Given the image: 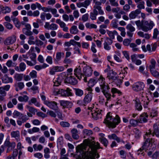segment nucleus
<instances>
[{"label": "nucleus", "mask_w": 159, "mask_h": 159, "mask_svg": "<svg viewBox=\"0 0 159 159\" xmlns=\"http://www.w3.org/2000/svg\"><path fill=\"white\" fill-rule=\"evenodd\" d=\"M100 148L98 142L85 140L83 144L76 147V151L80 153L83 159H96L99 157L97 150Z\"/></svg>", "instance_id": "obj_1"}, {"label": "nucleus", "mask_w": 159, "mask_h": 159, "mask_svg": "<svg viewBox=\"0 0 159 159\" xmlns=\"http://www.w3.org/2000/svg\"><path fill=\"white\" fill-rule=\"evenodd\" d=\"M53 92L55 95L60 94L63 96H69L72 95V93L70 92V90L69 88H67L66 90L63 89H57L54 88Z\"/></svg>", "instance_id": "obj_2"}, {"label": "nucleus", "mask_w": 159, "mask_h": 159, "mask_svg": "<svg viewBox=\"0 0 159 159\" xmlns=\"http://www.w3.org/2000/svg\"><path fill=\"white\" fill-rule=\"evenodd\" d=\"M102 92L107 98V101L111 98V94L109 93L110 88L108 84L106 83L102 86H100Z\"/></svg>", "instance_id": "obj_3"}, {"label": "nucleus", "mask_w": 159, "mask_h": 159, "mask_svg": "<svg viewBox=\"0 0 159 159\" xmlns=\"http://www.w3.org/2000/svg\"><path fill=\"white\" fill-rule=\"evenodd\" d=\"M93 98V95L91 92H89L88 93L85 95L84 98L83 102H82L81 100H78L77 103L82 105L85 106V105L90 103Z\"/></svg>", "instance_id": "obj_4"}, {"label": "nucleus", "mask_w": 159, "mask_h": 159, "mask_svg": "<svg viewBox=\"0 0 159 159\" xmlns=\"http://www.w3.org/2000/svg\"><path fill=\"white\" fill-rule=\"evenodd\" d=\"M95 4L93 6V8H95L97 9L98 11L99 14L100 15H103L104 14L103 11L102 9L101 6L102 4H104L106 2V0H93Z\"/></svg>", "instance_id": "obj_5"}, {"label": "nucleus", "mask_w": 159, "mask_h": 159, "mask_svg": "<svg viewBox=\"0 0 159 159\" xmlns=\"http://www.w3.org/2000/svg\"><path fill=\"white\" fill-rule=\"evenodd\" d=\"M154 25L155 24L153 21L150 20L148 22L144 20L142 30L145 32H147L152 30Z\"/></svg>", "instance_id": "obj_6"}, {"label": "nucleus", "mask_w": 159, "mask_h": 159, "mask_svg": "<svg viewBox=\"0 0 159 159\" xmlns=\"http://www.w3.org/2000/svg\"><path fill=\"white\" fill-rule=\"evenodd\" d=\"M157 137H159V128L157 124H155L153 125V131L152 132L150 129H149L146 133V136L148 137H150L151 135L154 136V135Z\"/></svg>", "instance_id": "obj_7"}, {"label": "nucleus", "mask_w": 159, "mask_h": 159, "mask_svg": "<svg viewBox=\"0 0 159 159\" xmlns=\"http://www.w3.org/2000/svg\"><path fill=\"white\" fill-rule=\"evenodd\" d=\"M144 87V85L143 83L138 82L133 84L132 89L134 91L138 92L143 90Z\"/></svg>", "instance_id": "obj_8"}, {"label": "nucleus", "mask_w": 159, "mask_h": 159, "mask_svg": "<svg viewBox=\"0 0 159 159\" xmlns=\"http://www.w3.org/2000/svg\"><path fill=\"white\" fill-rule=\"evenodd\" d=\"M146 136L145 137V138H146V139L144 142V144L143 145L142 148H140L139 150H138V152L141 151L143 150H145L146 151L148 150V148L149 146L150 143H152L153 142L152 138H147Z\"/></svg>", "instance_id": "obj_9"}, {"label": "nucleus", "mask_w": 159, "mask_h": 159, "mask_svg": "<svg viewBox=\"0 0 159 159\" xmlns=\"http://www.w3.org/2000/svg\"><path fill=\"white\" fill-rule=\"evenodd\" d=\"M16 39V36L15 35H12L7 37L4 41V43L6 45L12 44L15 43Z\"/></svg>", "instance_id": "obj_10"}, {"label": "nucleus", "mask_w": 159, "mask_h": 159, "mask_svg": "<svg viewBox=\"0 0 159 159\" xmlns=\"http://www.w3.org/2000/svg\"><path fill=\"white\" fill-rule=\"evenodd\" d=\"M44 104L51 109L54 110H57L58 108L57 106V103L55 102H50L48 101H44Z\"/></svg>", "instance_id": "obj_11"}, {"label": "nucleus", "mask_w": 159, "mask_h": 159, "mask_svg": "<svg viewBox=\"0 0 159 159\" xmlns=\"http://www.w3.org/2000/svg\"><path fill=\"white\" fill-rule=\"evenodd\" d=\"M120 122V117L117 115H116L115 117L113 119L112 122L109 123V127L112 128H115L117 125H118Z\"/></svg>", "instance_id": "obj_12"}, {"label": "nucleus", "mask_w": 159, "mask_h": 159, "mask_svg": "<svg viewBox=\"0 0 159 159\" xmlns=\"http://www.w3.org/2000/svg\"><path fill=\"white\" fill-rule=\"evenodd\" d=\"M101 111V110H99L98 109H96V110L92 111L91 114L93 118L96 120L101 118L102 114Z\"/></svg>", "instance_id": "obj_13"}, {"label": "nucleus", "mask_w": 159, "mask_h": 159, "mask_svg": "<svg viewBox=\"0 0 159 159\" xmlns=\"http://www.w3.org/2000/svg\"><path fill=\"white\" fill-rule=\"evenodd\" d=\"M99 141L105 146L106 147L108 144V142L107 140L104 137V134L102 133H99Z\"/></svg>", "instance_id": "obj_14"}, {"label": "nucleus", "mask_w": 159, "mask_h": 159, "mask_svg": "<svg viewBox=\"0 0 159 159\" xmlns=\"http://www.w3.org/2000/svg\"><path fill=\"white\" fill-rule=\"evenodd\" d=\"M4 145L8 147L7 152H8L15 148L16 144L14 142L10 143L9 141H6L4 143Z\"/></svg>", "instance_id": "obj_15"}, {"label": "nucleus", "mask_w": 159, "mask_h": 159, "mask_svg": "<svg viewBox=\"0 0 159 159\" xmlns=\"http://www.w3.org/2000/svg\"><path fill=\"white\" fill-rule=\"evenodd\" d=\"M74 72V75L79 79H80L82 76L84 75V74H83L81 71L80 66H79L78 68L75 69Z\"/></svg>", "instance_id": "obj_16"}, {"label": "nucleus", "mask_w": 159, "mask_h": 159, "mask_svg": "<svg viewBox=\"0 0 159 159\" xmlns=\"http://www.w3.org/2000/svg\"><path fill=\"white\" fill-rule=\"evenodd\" d=\"M141 12V10L139 9H137L134 11L130 12L129 15V16L130 19L135 18Z\"/></svg>", "instance_id": "obj_17"}, {"label": "nucleus", "mask_w": 159, "mask_h": 159, "mask_svg": "<svg viewBox=\"0 0 159 159\" xmlns=\"http://www.w3.org/2000/svg\"><path fill=\"white\" fill-rule=\"evenodd\" d=\"M11 136L12 138H15L17 142L20 141V133L18 130L12 131L11 132Z\"/></svg>", "instance_id": "obj_18"}, {"label": "nucleus", "mask_w": 159, "mask_h": 159, "mask_svg": "<svg viewBox=\"0 0 159 159\" xmlns=\"http://www.w3.org/2000/svg\"><path fill=\"white\" fill-rule=\"evenodd\" d=\"M135 2L137 4V7L139 10L144 9L145 8V2L143 0H134Z\"/></svg>", "instance_id": "obj_19"}, {"label": "nucleus", "mask_w": 159, "mask_h": 159, "mask_svg": "<svg viewBox=\"0 0 159 159\" xmlns=\"http://www.w3.org/2000/svg\"><path fill=\"white\" fill-rule=\"evenodd\" d=\"M27 28H24L23 29V33L26 35L27 36L32 35L33 33L31 31L30 29H31L30 26L29 24L27 25H26Z\"/></svg>", "instance_id": "obj_20"}, {"label": "nucleus", "mask_w": 159, "mask_h": 159, "mask_svg": "<svg viewBox=\"0 0 159 159\" xmlns=\"http://www.w3.org/2000/svg\"><path fill=\"white\" fill-rule=\"evenodd\" d=\"M116 72L113 70H110L108 73L107 77L108 78L109 80H114L116 79V77H117L116 76Z\"/></svg>", "instance_id": "obj_21"}, {"label": "nucleus", "mask_w": 159, "mask_h": 159, "mask_svg": "<svg viewBox=\"0 0 159 159\" xmlns=\"http://www.w3.org/2000/svg\"><path fill=\"white\" fill-rule=\"evenodd\" d=\"M148 115L146 113H144L141 115L138 121L139 123H142L143 122H146L147 121V118H148Z\"/></svg>", "instance_id": "obj_22"}, {"label": "nucleus", "mask_w": 159, "mask_h": 159, "mask_svg": "<svg viewBox=\"0 0 159 159\" xmlns=\"http://www.w3.org/2000/svg\"><path fill=\"white\" fill-rule=\"evenodd\" d=\"M29 119V117L26 115L22 116L21 120H17L16 121L17 123L19 126H21L22 124L25 122Z\"/></svg>", "instance_id": "obj_23"}, {"label": "nucleus", "mask_w": 159, "mask_h": 159, "mask_svg": "<svg viewBox=\"0 0 159 159\" xmlns=\"http://www.w3.org/2000/svg\"><path fill=\"white\" fill-rule=\"evenodd\" d=\"M2 83L5 84L12 83L13 80L11 77H8L7 75H5L2 78Z\"/></svg>", "instance_id": "obj_24"}, {"label": "nucleus", "mask_w": 159, "mask_h": 159, "mask_svg": "<svg viewBox=\"0 0 159 159\" xmlns=\"http://www.w3.org/2000/svg\"><path fill=\"white\" fill-rule=\"evenodd\" d=\"M71 133L73 139L75 140H77L79 139V136L78 134V131L76 129H72L71 130Z\"/></svg>", "instance_id": "obj_25"}, {"label": "nucleus", "mask_w": 159, "mask_h": 159, "mask_svg": "<svg viewBox=\"0 0 159 159\" xmlns=\"http://www.w3.org/2000/svg\"><path fill=\"white\" fill-rule=\"evenodd\" d=\"M97 10V9L93 8V12L90 13V17L91 20H94L96 19V16L99 14L98 11Z\"/></svg>", "instance_id": "obj_26"}, {"label": "nucleus", "mask_w": 159, "mask_h": 159, "mask_svg": "<svg viewBox=\"0 0 159 159\" xmlns=\"http://www.w3.org/2000/svg\"><path fill=\"white\" fill-rule=\"evenodd\" d=\"M64 55V53L60 52H57L56 54V57L54 59V61L55 63H57L58 62L61 60V57Z\"/></svg>", "instance_id": "obj_27"}, {"label": "nucleus", "mask_w": 159, "mask_h": 159, "mask_svg": "<svg viewBox=\"0 0 159 159\" xmlns=\"http://www.w3.org/2000/svg\"><path fill=\"white\" fill-rule=\"evenodd\" d=\"M84 75L86 76H90L92 73V71L91 67H87L83 69Z\"/></svg>", "instance_id": "obj_28"}, {"label": "nucleus", "mask_w": 159, "mask_h": 159, "mask_svg": "<svg viewBox=\"0 0 159 159\" xmlns=\"http://www.w3.org/2000/svg\"><path fill=\"white\" fill-rule=\"evenodd\" d=\"M112 114L110 112L108 113L107 116L106 118L105 119L104 123L107 124L109 127V123L110 122H112V121H110L111 120L112 118Z\"/></svg>", "instance_id": "obj_29"}, {"label": "nucleus", "mask_w": 159, "mask_h": 159, "mask_svg": "<svg viewBox=\"0 0 159 159\" xmlns=\"http://www.w3.org/2000/svg\"><path fill=\"white\" fill-rule=\"evenodd\" d=\"M40 14L39 11L38 10H36L33 12L31 11H29L27 12V15L28 16L34 17H37Z\"/></svg>", "instance_id": "obj_30"}, {"label": "nucleus", "mask_w": 159, "mask_h": 159, "mask_svg": "<svg viewBox=\"0 0 159 159\" xmlns=\"http://www.w3.org/2000/svg\"><path fill=\"white\" fill-rule=\"evenodd\" d=\"M60 103L61 106L64 107H68L72 105V103L70 102L66 101L61 100L60 101Z\"/></svg>", "instance_id": "obj_31"}, {"label": "nucleus", "mask_w": 159, "mask_h": 159, "mask_svg": "<svg viewBox=\"0 0 159 159\" xmlns=\"http://www.w3.org/2000/svg\"><path fill=\"white\" fill-rule=\"evenodd\" d=\"M11 20L13 21L16 26L18 28H19L21 24L18 19L13 16H11Z\"/></svg>", "instance_id": "obj_32"}, {"label": "nucleus", "mask_w": 159, "mask_h": 159, "mask_svg": "<svg viewBox=\"0 0 159 159\" xmlns=\"http://www.w3.org/2000/svg\"><path fill=\"white\" fill-rule=\"evenodd\" d=\"M138 35L140 37L144 38L146 39H149L150 38L149 34L148 33H144L142 31H139L137 33Z\"/></svg>", "instance_id": "obj_33"}, {"label": "nucleus", "mask_w": 159, "mask_h": 159, "mask_svg": "<svg viewBox=\"0 0 159 159\" xmlns=\"http://www.w3.org/2000/svg\"><path fill=\"white\" fill-rule=\"evenodd\" d=\"M109 139H114L116 140L118 143H119L121 141L120 138L117 137V135L115 134H112L111 135H109L108 136Z\"/></svg>", "instance_id": "obj_34"}, {"label": "nucleus", "mask_w": 159, "mask_h": 159, "mask_svg": "<svg viewBox=\"0 0 159 159\" xmlns=\"http://www.w3.org/2000/svg\"><path fill=\"white\" fill-rule=\"evenodd\" d=\"M70 31L71 34H77L79 32L77 27L75 25L72 26L70 29Z\"/></svg>", "instance_id": "obj_35"}, {"label": "nucleus", "mask_w": 159, "mask_h": 159, "mask_svg": "<svg viewBox=\"0 0 159 159\" xmlns=\"http://www.w3.org/2000/svg\"><path fill=\"white\" fill-rule=\"evenodd\" d=\"M107 33L111 39H113L115 38V35H117L118 33L116 30L113 31L107 30Z\"/></svg>", "instance_id": "obj_36"}, {"label": "nucleus", "mask_w": 159, "mask_h": 159, "mask_svg": "<svg viewBox=\"0 0 159 159\" xmlns=\"http://www.w3.org/2000/svg\"><path fill=\"white\" fill-rule=\"evenodd\" d=\"M68 80L69 82L72 84L75 85L77 83V81L75 78L73 77L71 75L68 78Z\"/></svg>", "instance_id": "obj_37"}, {"label": "nucleus", "mask_w": 159, "mask_h": 159, "mask_svg": "<svg viewBox=\"0 0 159 159\" xmlns=\"http://www.w3.org/2000/svg\"><path fill=\"white\" fill-rule=\"evenodd\" d=\"M83 133L84 136V138H85L86 136H89L92 134L93 132L91 130L85 129L83 130Z\"/></svg>", "instance_id": "obj_38"}, {"label": "nucleus", "mask_w": 159, "mask_h": 159, "mask_svg": "<svg viewBox=\"0 0 159 159\" xmlns=\"http://www.w3.org/2000/svg\"><path fill=\"white\" fill-rule=\"evenodd\" d=\"M144 21V20H142L141 21H140V20H138L135 21V23L138 28L142 30Z\"/></svg>", "instance_id": "obj_39"}, {"label": "nucleus", "mask_w": 159, "mask_h": 159, "mask_svg": "<svg viewBox=\"0 0 159 159\" xmlns=\"http://www.w3.org/2000/svg\"><path fill=\"white\" fill-rule=\"evenodd\" d=\"M28 41V43L30 45H34L35 44L36 41H34V38L32 36H30Z\"/></svg>", "instance_id": "obj_40"}, {"label": "nucleus", "mask_w": 159, "mask_h": 159, "mask_svg": "<svg viewBox=\"0 0 159 159\" xmlns=\"http://www.w3.org/2000/svg\"><path fill=\"white\" fill-rule=\"evenodd\" d=\"M156 62L154 59H152L150 61V65H149V68L150 70L155 69Z\"/></svg>", "instance_id": "obj_41"}, {"label": "nucleus", "mask_w": 159, "mask_h": 159, "mask_svg": "<svg viewBox=\"0 0 159 159\" xmlns=\"http://www.w3.org/2000/svg\"><path fill=\"white\" fill-rule=\"evenodd\" d=\"M97 82L96 80L94 79H91L88 81V85L89 87H93Z\"/></svg>", "instance_id": "obj_42"}, {"label": "nucleus", "mask_w": 159, "mask_h": 159, "mask_svg": "<svg viewBox=\"0 0 159 159\" xmlns=\"http://www.w3.org/2000/svg\"><path fill=\"white\" fill-rule=\"evenodd\" d=\"M75 94L76 96L81 97L83 95L84 92L82 90L79 89H75Z\"/></svg>", "instance_id": "obj_43"}, {"label": "nucleus", "mask_w": 159, "mask_h": 159, "mask_svg": "<svg viewBox=\"0 0 159 159\" xmlns=\"http://www.w3.org/2000/svg\"><path fill=\"white\" fill-rule=\"evenodd\" d=\"M2 13L3 14H6L10 12L11 11V9L8 7H4L2 6Z\"/></svg>", "instance_id": "obj_44"}, {"label": "nucleus", "mask_w": 159, "mask_h": 159, "mask_svg": "<svg viewBox=\"0 0 159 159\" xmlns=\"http://www.w3.org/2000/svg\"><path fill=\"white\" fill-rule=\"evenodd\" d=\"M29 98L27 96L25 95L23 96H19L18 98V100L20 102H27L28 101Z\"/></svg>", "instance_id": "obj_45"}, {"label": "nucleus", "mask_w": 159, "mask_h": 159, "mask_svg": "<svg viewBox=\"0 0 159 159\" xmlns=\"http://www.w3.org/2000/svg\"><path fill=\"white\" fill-rule=\"evenodd\" d=\"M23 74H16L15 75L14 78L17 81H20L23 78Z\"/></svg>", "instance_id": "obj_46"}, {"label": "nucleus", "mask_w": 159, "mask_h": 159, "mask_svg": "<svg viewBox=\"0 0 159 159\" xmlns=\"http://www.w3.org/2000/svg\"><path fill=\"white\" fill-rule=\"evenodd\" d=\"M33 148L35 151H41L43 148V146L41 144L37 145L35 144L33 145Z\"/></svg>", "instance_id": "obj_47"}, {"label": "nucleus", "mask_w": 159, "mask_h": 159, "mask_svg": "<svg viewBox=\"0 0 159 159\" xmlns=\"http://www.w3.org/2000/svg\"><path fill=\"white\" fill-rule=\"evenodd\" d=\"M136 102V108L137 110L139 111H141L142 109V107L140 104L139 101V100L137 99L135 100Z\"/></svg>", "instance_id": "obj_48"}, {"label": "nucleus", "mask_w": 159, "mask_h": 159, "mask_svg": "<svg viewBox=\"0 0 159 159\" xmlns=\"http://www.w3.org/2000/svg\"><path fill=\"white\" fill-rule=\"evenodd\" d=\"M62 78V77H61V76L59 77L57 79V81L55 80V81L54 82V86H57L60 84L61 83V79Z\"/></svg>", "instance_id": "obj_49"}, {"label": "nucleus", "mask_w": 159, "mask_h": 159, "mask_svg": "<svg viewBox=\"0 0 159 159\" xmlns=\"http://www.w3.org/2000/svg\"><path fill=\"white\" fill-rule=\"evenodd\" d=\"M126 29L129 30V31L133 32L135 31V28L130 24H128L126 26Z\"/></svg>", "instance_id": "obj_50"}, {"label": "nucleus", "mask_w": 159, "mask_h": 159, "mask_svg": "<svg viewBox=\"0 0 159 159\" xmlns=\"http://www.w3.org/2000/svg\"><path fill=\"white\" fill-rule=\"evenodd\" d=\"M98 81L100 86H102L103 84H106L105 81V78L102 75L100 76V78L98 79Z\"/></svg>", "instance_id": "obj_51"}, {"label": "nucleus", "mask_w": 159, "mask_h": 159, "mask_svg": "<svg viewBox=\"0 0 159 159\" xmlns=\"http://www.w3.org/2000/svg\"><path fill=\"white\" fill-rule=\"evenodd\" d=\"M36 55L34 52H32L30 55V57L33 62H36Z\"/></svg>", "instance_id": "obj_52"}, {"label": "nucleus", "mask_w": 159, "mask_h": 159, "mask_svg": "<svg viewBox=\"0 0 159 159\" xmlns=\"http://www.w3.org/2000/svg\"><path fill=\"white\" fill-rule=\"evenodd\" d=\"M56 22L59 25L61 28L64 26L65 25H66V24L60 19H57Z\"/></svg>", "instance_id": "obj_53"}, {"label": "nucleus", "mask_w": 159, "mask_h": 159, "mask_svg": "<svg viewBox=\"0 0 159 159\" xmlns=\"http://www.w3.org/2000/svg\"><path fill=\"white\" fill-rule=\"evenodd\" d=\"M13 117L14 118H17L20 116H23L22 113H20V112L16 110H15L13 113Z\"/></svg>", "instance_id": "obj_54"}, {"label": "nucleus", "mask_w": 159, "mask_h": 159, "mask_svg": "<svg viewBox=\"0 0 159 159\" xmlns=\"http://www.w3.org/2000/svg\"><path fill=\"white\" fill-rule=\"evenodd\" d=\"M137 120H135L133 119L130 120L129 122L130 124L133 126H136L138 123H139Z\"/></svg>", "instance_id": "obj_55"}, {"label": "nucleus", "mask_w": 159, "mask_h": 159, "mask_svg": "<svg viewBox=\"0 0 159 159\" xmlns=\"http://www.w3.org/2000/svg\"><path fill=\"white\" fill-rule=\"evenodd\" d=\"M159 31L157 28L154 29L153 30V36L152 38L153 39H156L157 38V35L159 34Z\"/></svg>", "instance_id": "obj_56"}, {"label": "nucleus", "mask_w": 159, "mask_h": 159, "mask_svg": "<svg viewBox=\"0 0 159 159\" xmlns=\"http://www.w3.org/2000/svg\"><path fill=\"white\" fill-rule=\"evenodd\" d=\"M150 71L152 75L154 77L158 78L159 72L156 71L155 69L150 70Z\"/></svg>", "instance_id": "obj_57"}, {"label": "nucleus", "mask_w": 159, "mask_h": 159, "mask_svg": "<svg viewBox=\"0 0 159 159\" xmlns=\"http://www.w3.org/2000/svg\"><path fill=\"white\" fill-rule=\"evenodd\" d=\"M19 67L20 71H23L26 69V65L24 62H21L19 64Z\"/></svg>", "instance_id": "obj_58"}, {"label": "nucleus", "mask_w": 159, "mask_h": 159, "mask_svg": "<svg viewBox=\"0 0 159 159\" xmlns=\"http://www.w3.org/2000/svg\"><path fill=\"white\" fill-rule=\"evenodd\" d=\"M37 72L34 70H32L30 73V75L32 78H34L37 77Z\"/></svg>", "instance_id": "obj_59"}, {"label": "nucleus", "mask_w": 159, "mask_h": 159, "mask_svg": "<svg viewBox=\"0 0 159 159\" xmlns=\"http://www.w3.org/2000/svg\"><path fill=\"white\" fill-rule=\"evenodd\" d=\"M111 26L114 28H118V24L117 23V21L116 20H113L111 24Z\"/></svg>", "instance_id": "obj_60"}, {"label": "nucleus", "mask_w": 159, "mask_h": 159, "mask_svg": "<svg viewBox=\"0 0 159 159\" xmlns=\"http://www.w3.org/2000/svg\"><path fill=\"white\" fill-rule=\"evenodd\" d=\"M4 25L5 27L8 29H11L13 26L10 23L7 22H5L4 23Z\"/></svg>", "instance_id": "obj_61"}, {"label": "nucleus", "mask_w": 159, "mask_h": 159, "mask_svg": "<svg viewBox=\"0 0 159 159\" xmlns=\"http://www.w3.org/2000/svg\"><path fill=\"white\" fill-rule=\"evenodd\" d=\"M109 0L111 5L115 7H118L119 6V4L116 1V0Z\"/></svg>", "instance_id": "obj_62"}, {"label": "nucleus", "mask_w": 159, "mask_h": 159, "mask_svg": "<svg viewBox=\"0 0 159 159\" xmlns=\"http://www.w3.org/2000/svg\"><path fill=\"white\" fill-rule=\"evenodd\" d=\"M60 125L64 127H69L70 126V124L67 122L61 121L60 123Z\"/></svg>", "instance_id": "obj_63"}, {"label": "nucleus", "mask_w": 159, "mask_h": 159, "mask_svg": "<svg viewBox=\"0 0 159 159\" xmlns=\"http://www.w3.org/2000/svg\"><path fill=\"white\" fill-rule=\"evenodd\" d=\"M46 61L49 64L51 65L52 64V58L50 56H48L46 59Z\"/></svg>", "instance_id": "obj_64"}]
</instances>
